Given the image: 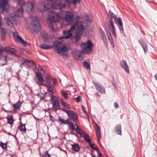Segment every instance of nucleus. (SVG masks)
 I'll return each mask as SVG.
<instances>
[{
	"instance_id": "nucleus-14",
	"label": "nucleus",
	"mask_w": 157,
	"mask_h": 157,
	"mask_svg": "<svg viewBox=\"0 0 157 157\" xmlns=\"http://www.w3.org/2000/svg\"><path fill=\"white\" fill-rule=\"evenodd\" d=\"M51 0H47L46 1L42 3V8L40 10L41 12L43 13L49 10L50 7V5L48 1Z\"/></svg>"
},
{
	"instance_id": "nucleus-45",
	"label": "nucleus",
	"mask_w": 157,
	"mask_h": 157,
	"mask_svg": "<svg viewBox=\"0 0 157 157\" xmlns=\"http://www.w3.org/2000/svg\"><path fill=\"white\" fill-rule=\"evenodd\" d=\"M4 51V48L2 46L0 45V54Z\"/></svg>"
},
{
	"instance_id": "nucleus-32",
	"label": "nucleus",
	"mask_w": 157,
	"mask_h": 157,
	"mask_svg": "<svg viewBox=\"0 0 157 157\" xmlns=\"http://www.w3.org/2000/svg\"><path fill=\"white\" fill-rule=\"evenodd\" d=\"M2 40H4L6 36V31L5 29L2 28L1 30Z\"/></svg>"
},
{
	"instance_id": "nucleus-35",
	"label": "nucleus",
	"mask_w": 157,
	"mask_h": 157,
	"mask_svg": "<svg viewBox=\"0 0 157 157\" xmlns=\"http://www.w3.org/2000/svg\"><path fill=\"white\" fill-rule=\"evenodd\" d=\"M21 102L20 101H19L16 104H13V106L14 108L16 110L20 109V105L21 104Z\"/></svg>"
},
{
	"instance_id": "nucleus-50",
	"label": "nucleus",
	"mask_w": 157,
	"mask_h": 157,
	"mask_svg": "<svg viewBox=\"0 0 157 157\" xmlns=\"http://www.w3.org/2000/svg\"><path fill=\"white\" fill-rule=\"evenodd\" d=\"M110 26L112 28V31H115V28L114 27L113 25H110Z\"/></svg>"
},
{
	"instance_id": "nucleus-59",
	"label": "nucleus",
	"mask_w": 157,
	"mask_h": 157,
	"mask_svg": "<svg viewBox=\"0 0 157 157\" xmlns=\"http://www.w3.org/2000/svg\"><path fill=\"white\" fill-rule=\"evenodd\" d=\"M8 134H9V135H11V134H10V133H8Z\"/></svg>"
},
{
	"instance_id": "nucleus-63",
	"label": "nucleus",
	"mask_w": 157,
	"mask_h": 157,
	"mask_svg": "<svg viewBox=\"0 0 157 157\" xmlns=\"http://www.w3.org/2000/svg\"><path fill=\"white\" fill-rule=\"evenodd\" d=\"M94 157H96V156H94Z\"/></svg>"
},
{
	"instance_id": "nucleus-39",
	"label": "nucleus",
	"mask_w": 157,
	"mask_h": 157,
	"mask_svg": "<svg viewBox=\"0 0 157 157\" xmlns=\"http://www.w3.org/2000/svg\"><path fill=\"white\" fill-rule=\"evenodd\" d=\"M61 94L63 96V97L65 99H68V94L67 93L66 91H65L64 90H61Z\"/></svg>"
},
{
	"instance_id": "nucleus-58",
	"label": "nucleus",
	"mask_w": 157,
	"mask_h": 157,
	"mask_svg": "<svg viewBox=\"0 0 157 157\" xmlns=\"http://www.w3.org/2000/svg\"><path fill=\"white\" fill-rule=\"evenodd\" d=\"M50 116V117H52V116L51 115Z\"/></svg>"
},
{
	"instance_id": "nucleus-46",
	"label": "nucleus",
	"mask_w": 157,
	"mask_h": 157,
	"mask_svg": "<svg viewBox=\"0 0 157 157\" xmlns=\"http://www.w3.org/2000/svg\"><path fill=\"white\" fill-rule=\"evenodd\" d=\"M110 41V43L111 45L112 46V47L114 48L115 47L114 44V43L113 40H109Z\"/></svg>"
},
{
	"instance_id": "nucleus-40",
	"label": "nucleus",
	"mask_w": 157,
	"mask_h": 157,
	"mask_svg": "<svg viewBox=\"0 0 157 157\" xmlns=\"http://www.w3.org/2000/svg\"><path fill=\"white\" fill-rule=\"evenodd\" d=\"M83 64L84 67L87 69H89L90 68V64L87 62H84Z\"/></svg>"
},
{
	"instance_id": "nucleus-12",
	"label": "nucleus",
	"mask_w": 157,
	"mask_h": 157,
	"mask_svg": "<svg viewBox=\"0 0 157 157\" xmlns=\"http://www.w3.org/2000/svg\"><path fill=\"white\" fill-rule=\"evenodd\" d=\"M51 101L53 106L56 110L62 109L60 108L58 98L56 96L52 95L51 98Z\"/></svg>"
},
{
	"instance_id": "nucleus-28",
	"label": "nucleus",
	"mask_w": 157,
	"mask_h": 157,
	"mask_svg": "<svg viewBox=\"0 0 157 157\" xmlns=\"http://www.w3.org/2000/svg\"><path fill=\"white\" fill-rule=\"evenodd\" d=\"M115 132L118 134L121 135V126L120 124H118L115 128Z\"/></svg>"
},
{
	"instance_id": "nucleus-29",
	"label": "nucleus",
	"mask_w": 157,
	"mask_h": 157,
	"mask_svg": "<svg viewBox=\"0 0 157 157\" xmlns=\"http://www.w3.org/2000/svg\"><path fill=\"white\" fill-rule=\"evenodd\" d=\"M84 133V134H83L82 137L84 139L88 144H90L91 143V140L89 136L86 133Z\"/></svg>"
},
{
	"instance_id": "nucleus-36",
	"label": "nucleus",
	"mask_w": 157,
	"mask_h": 157,
	"mask_svg": "<svg viewBox=\"0 0 157 157\" xmlns=\"http://www.w3.org/2000/svg\"><path fill=\"white\" fill-rule=\"evenodd\" d=\"M68 124H69V128L72 131L74 130L75 129V125H76V123H75V124L74 125L73 123L71 122H69V123H68Z\"/></svg>"
},
{
	"instance_id": "nucleus-25",
	"label": "nucleus",
	"mask_w": 157,
	"mask_h": 157,
	"mask_svg": "<svg viewBox=\"0 0 157 157\" xmlns=\"http://www.w3.org/2000/svg\"><path fill=\"white\" fill-rule=\"evenodd\" d=\"M99 32L101 35L103 41L105 45H107V41L105 33L100 28H99Z\"/></svg>"
},
{
	"instance_id": "nucleus-11",
	"label": "nucleus",
	"mask_w": 157,
	"mask_h": 157,
	"mask_svg": "<svg viewBox=\"0 0 157 157\" xmlns=\"http://www.w3.org/2000/svg\"><path fill=\"white\" fill-rule=\"evenodd\" d=\"M13 35L15 40L16 41L20 42L25 46L30 45L29 43H28L26 41H25L23 39H22L21 37L19 36L18 33L16 31L14 32L13 33Z\"/></svg>"
},
{
	"instance_id": "nucleus-51",
	"label": "nucleus",
	"mask_w": 157,
	"mask_h": 157,
	"mask_svg": "<svg viewBox=\"0 0 157 157\" xmlns=\"http://www.w3.org/2000/svg\"><path fill=\"white\" fill-rule=\"evenodd\" d=\"M81 106H82V110L83 111V112L85 114H86V111H85V109H84V106L82 105H81Z\"/></svg>"
},
{
	"instance_id": "nucleus-8",
	"label": "nucleus",
	"mask_w": 157,
	"mask_h": 157,
	"mask_svg": "<svg viewBox=\"0 0 157 157\" xmlns=\"http://www.w3.org/2000/svg\"><path fill=\"white\" fill-rule=\"evenodd\" d=\"M75 29V25H72L71 28L67 31H63V33L64 36L58 38V39L61 40L63 39H69L72 36V32Z\"/></svg>"
},
{
	"instance_id": "nucleus-41",
	"label": "nucleus",
	"mask_w": 157,
	"mask_h": 157,
	"mask_svg": "<svg viewBox=\"0 0 157 157\" xmlns=\"http://www.w3.org/2000/svg\"><path fill=\"white\" fill-rule=\"evenodd\" d=\"M51 155L48 154V151H46L45 154L44 155H42V157H50Z\"/></svg>"
},
{
	"instance_id": "nucleus-19",
	"label": "nucleus",
	"mask_w": 157,
	"mask_h": 157,
	"mask_svg": "<svg viewBox=\"0 0 157 157\" xmlns=\"http://www.w3.org/2000/svg\"><path fill=\"white\" fill-rule=\"evenodd\" d=\"M44 86L47 87L48 91L51 92V93H53V89L50 80L48 78H46V82Z\"/></svg>"
},
{
	"instance_id": "nucleus-34",
	"label": "nucleus",
	"mask_w": 157,
	"mask_h": 157,
	"mask_svg": "<svg viewBox=\"0 0 157 157\" xmlns=\"http://www.w3.org/2000/svg\"><path fill=\"white\" fill-rule=\"evenodd\" d=\"M74 130L77 134H79L81 136H82L83 134L85 133L83 130H81L80 128H76Z\"/></svg>"
},
{
	"instance_id": "nucleus-60",
	"label": "nucleus",
	"mask_w": 157,
	"mask_h": 157,
	"mask_svg": "<svg viewBox=\"0 0 157 157\" xmlns=\"http://www.w3.org/2000/svg\"><path fill=\"white\" fill-rule=\"evenodd\" d=\"M8 134H9V135H11V134H10V133H8Z\"/></svg>"
},
{
	"instance_id": "nucleus-33",
	"label": "nucleus",
	"mask_w": 157,
	"mask_h": 157,
	"mask_svg": "<svg viewBox=\"0 0 157 157\" xmlns=\"http://www.w3.org/2000/svg\"><path fill=\"white\" fill-rule=\"evenodd\" d=\"M96 132L97 138L100 141L101 139V134L100 129L98 127H97L96 130Z\"/></svg>"
},
{
	"instance_id": "nucleus-24",
	"label": "nucleus",
	"mask_w": 157,
	"mask_h": 157,
	"mask_svg": "<svg viewBox=\"0 0 157 157\" xmlns=\"http://www.w3.org/2000/svg\"><path fill=\"white\" fill-rule=\"evenodd\" d=\"M18 129L21 131L22 134L26 133V129L25 127V124H24L21 122L18 127Z\"/></svg>"
},
{
	"instance_id": "nucleus-9",
	"label": "nucleus",
	"mask_w": 157,
	"mask_h": 157,
	"mask_svg": "<svg viewBox=\"0 0 157 157\" xmlns=\"http://www.w3.org/2000/svg\"><path fill=\"white\" fill-rule=\"evenodd\" d=\"M36 82L39 86H44L46 82V79L44 80L42 73L39 72H36Z\"/></svg>"
},
{
	"instance_id": "nucleus-42",
	"label": "nucleus",
	"mask_w": 157,
	"mask_h": 157,
	"mask_svg": "<svg viewBox=\"0 0 157 157\" xmlns=\"http://www.w3.org/2000/svg\"><path fill=\"white\" fill-rule=\"evenodd\" d=\"M74 99L77 102H79L81 101V97L80 96H78L77 98H74Z\"/></svg>"
},
{
	"instance_id": "nucleus-47",
	"label": "nucleus",
	"mask_w": 157,
	"mask_h": 157,
	"mask_svg": "<svg viewBox=\"0 0 157 157\" xmlns=\"http://www.w3.org/2000/svg\"><path fill=\"white\" fill-rule=\"evenodd\" d=\"M1 58L2 59H4L5 61H7V57L6 56H2Z\"/></svg>"
},
{
	"instance_id": "nucleus-54",
	"label": "nucleus",
	"mask_w": 157,
	"mask_h": 157,
	"mask_svg": "<svg viewBox=\"0 0 157 157\" xmlns=\"http://www.w3.org/2000/svg\"><path fill=\"white\" fill-rule=\"evenodd\" d=\"M154 77L155 79L157 80V73L154 75Z\"/></svg>"
},
{
	"instance_id": "nucleus-13",
	"label": "nucleus",
	"mask_w": 157,
	"mask_h": 157,
	"mask_svg": "<svg viewBox=\"0 0 157 157\" xmlns=\"http://www.w3.org/2000/svg\"><path fill=\"white\" fill-rule=\"evenodd\" d=\"M22 64L23 66L27 68H30L34 66H35V64L32 60H29L26 59L23 60ZM35 66V68H36V66Z\"/></svg>"
},
{
	"instance_id": "nucleus-7",
	"label": "nucleus",
	"mask_w": 157,
	"mask_h": 157,
	"mask_svg": "<svg viewBox=\"0 0 157 157\" xmlns=\"http://www.w3.org/2000/svg\"><path fill=\"white\" fill-rule=\"evenodd\" d=\"M73 13L71 11H66L64 19L68 25H72L73 24L75 19H74Z\"/></svg>"
},
{
	"instance_id": "nucleus-38",
	"label": "nucleus",
	"mask_w": 157,
	"mask_h": 157,
	"mask_svg": "<svg viewBox=\"0 0 157 157\" xmlns=\"http://www.w3.org/2000/svg\"><path fill=\"white\" fill-rule=\"evenodd\" d=\"M106 33L107 34L108 37V39L109 40H113L111 33L110 32L109 30H108H108L106 29Z\"/></svg>"
},
{
	"instance_id": "nucleus-6",
	"label": "nucleus",
	"mask_w": 157,
	"mask_h": 157,
	"mask_svg": "<svg viewBox=\"0 0 157 157\" xmlns=\"http://www.w3.org/2000/svg\"><path fill=\"white\" fill-rule=\"evenodd\" d=\"M92 42L90 40H88L86 43H82L81 45L83 51L87 54L92 50Z\"/></svg>"
},
{
	"instance_id": "nucleus-55",
	"label": "nucleus",
	"mask_w": 157,
	"mask_h": 157,
	"mask_svg": "<svg viewBox=\"0 0 157 157\" xmlns=\"http://www.w3.org/2000/svg\"><path fill=\"white\" fill-rule=\"evenodd\" d=\"M96 94L97 95L98 97H99L100 96V95H99V93L98 92H97L96 93Z\"/></svg>"
},
{
	"instance_id": "nucleus-53",
	"label": "nucleus",
	"mask_w": 157,
	"mask_h": 157,
	"mask_svg": "<svg viewBox=\"0 0 157 157\" xmlns=\"http://www.w3.org/2000/svg\"><path fill=\"white\" fill-rule=\"evenodd\" d=\"M112 33L114 37H117V35L115 31H112Z\"/></svg>"
},
{
	"instance_id": "nucleus-16",
	"label": "nucleus",
	"mask_w": 157,
	"mask_h": 157,
	"mask_svg": "<svg viewBox=\"0 0 157 157\" xmlns=\"http://www.w3.org/2000/svg\"><path fill=\"white\" fill-rule=\"evenodd\" d=\"M92 82L95 86L96 89L101 93L104 94L105 93V88L100 84L94 81H93Z\"/></svg>"
},
{
	"instance_id": "nucleus-20",
	"label": "nucleus",
	"mask_w": 157,
	"mask_h": 157,
	"mask_svg": "<svg viewBox=\"0 0 157 157\" xmlns=\"http://www.w3.org/2000/svg\"><path fill=\"white\" fill-rule=\"evenodd\" d=\"M88 144L89 146L92 149L95 150L97 151L98 155V157H103L102 154L101 152L95 144H91V143H90V144Z\"/></svg>"
},
{
	"instance_id": "nucleus-61",
	"label": "nucleus",
	"mask_w": 157,
	"mask_h": 157,
	"mask_svg": "<svg viewBox=\"0 0 157 157\" xmlns=\"http://www.w3.org/2000/svg\"><path fill=\"white\" fill-rule=\"evenodd\" d=\"M78 57H80V55L78 56Z\"/></svg>"
},
{
	"instance_id": "nucleus-15",
	"label": "nucleus",
	"mask_w": 157,
	"mask_h": 157,
	"mask_svg": "<svg viewBox=\"0 0 157 157\" xmlns=\"http://www.w3.org/2000/svg\"><path fill=\"white\" fill-rule=\"evenodd\" d=\"M61 110L66 112L68 116H70L71 117L72 119L74 121H75L78 118V117L76 113L74 112L72 110H67L65 109H62Z\"/></svg>"
},
{
	"instance_id": "nucleus-43",
	"label": "nucleus",
	"mask_w": 157,
	"mask_h": 157,
	"mask_svg": "<svg viewBox=\"0 0 157 157\" xmlns=\"http://www.w3.org/2000/svg\"><path fill=\"white\" fill-rule=\"evenodd\" d=\"M38 70L40 72L39 73H41L42 74V73L41 72H43L44 71L43 68L41 66H39L38 67Z\"/></svg>"
},
{
	"instance_id": "nucleus-49",
	"label": "nucleus",
	"mask_w": 157,
	"mask_h": 157,
	"mask_svg": "<svg viewBox=\"0 0 157 157\" xmlns=\"http://www.w3.org/2000/svg\"><path fill=\"white\" fill-rule=\"evenodd\" d=\"M2 147L3 149H5L6 151L7 149V145H3Z\"/></svg>"
},
{
	"instance_id": "nucleus-21",
	"label": "nucleus",
	"mask_w": 157,
	"mask_h": 157,
	"mask_svg": "<svg viewBox=\"0 0 157 157\" xmlns=\"http://www.w3.org/2000/svg\"><path fill=\"white\" fill-rule=\"evenodd\" d=\"M120 65L121 67L123 68L127 73H129L130 71L129 68L125 60H122L120 62Z\"/></svg>"
},
{
	"instance_id": "nucleus-52",
	"label": "nucleus",
	"mask_w": 157,
	"mask_h": 157,
	"mask_svg": "<svg viewBox=\"0 0 157 157\" xmlns=\"http://www.w3.org/2000/svg\"><path fill=\"white\" fill-rule=\"evenodd\" d=\"M114 106L116 108H117L118 107V105L117 102H115L114 104Z\"/></svg>"
},
{
	"instance_id": "nucleus-3",
	"label": "nucleus",
	"mask_w": 157,
	"mask_h": 157,
	"mask_svg": "<svg viewBox=\"0 0 157 157\" xmlns=\"http://www.w3.org/2000/svg\"><path fill=\"white\" fill-rule=\"evenodd\" d=\"M76 18L77 19V21L73 25H75V28L77 26L74 38L76 41H78L80 39L82 35L83 32L85 29L86 27L83 25V22L79 21V19L80 18L79 16H76Z\"/></svg>"
},
{
	"instance_id": "nucleus-31",
	"label": "nucleus",
	"mask_w": 157,
	"mask_h": 157,
	"mask_svg": "<svg viewBox=\"0 0 157 157\" xmlns=\"http://www.w3.org/2000/svg\"><path fill=\"white\" fill-rule=\"evenodd\" d=\"M40 47L44 49H48L51 48H53V44L49 46H48L46 44H42L40 46Z\"/></svg>"
},
{
	"instance_id": "nucleus-56",
	"label": "nucleus",
	"mask_w": 157,
	"mask_h": 157,
	"mask_svg": "<svg viewBox=\"0 0 157 157\" xmlns=\"http://www.w3.org/2000/svg\"><path fill=\"white\" fill-rule=\"evenodd\" d=\"M76 128H79V126H78V125H77V127H76Z\"/></svg>"
},
{
	"instance_id": "nucleus-57",
	"label": "nucleus",
	"mask_w": 157,
	"mask_h": 157,
	"mask_svg": "<svg viewBox=\"0 0 157 157\" xmlns=\"http://www.w3.org/2000/svg\"><path fill=\"white\" fill-rule=\"evenodd\" d=\"M86 116L87 117H88L89 116V115L88 114L86 113Z\"/></svg>"
},
{
	"instance_id": "nucleus-2",
	"label": "nucleus",
	"mask_w": 157,
	"mask_h": 157,
	"mask_svg": "<svg viewBox=\"0 0 157 157\" xmlns=\"http://www.w3.org/2000/svg\"><path fill=\"white\" fill-rule=\"evenodd\" d=\"M47 17L49 27L53 30H56L57 27L56 22L59 21L60 19V13L55 11L49 12L48 13Z\"/></svg>"
},
{
	"instance_id": "nucleus-48",
	"label": "nucleus",
	"mask_w": 157,
	"mask_h": 157,
	"mask_svg": "<svg viewBox=\"0 0 157 157\" xmlns=\"http://www.w3.org/2000/svg\"><path fill=\"white\" fill-rule=\"evenodd\" d=\"M109 22L110 23V25H113V21L112 18H111L109 20Z\"/></svg>"
},
{
	"instance_id": "nucleus-5",
	"label": "nucleus",
	"mask_w": 157,
	"mask_h": 157,
	"mask_svg": "<svg viewBox=\"0 0 157 157\" xmlns=\"http://www.w3.org/2000/svg\"><path fill=\"white\" fill-rule=\"evenodd\" d=\"M30 18L31 20V25L35 33H38L40 30V27L39 21L36 15H31Z\"/></svg>"
},
{
	"instance_id": "nucleus-27",
	"label": "nucleus",
	"mask_w": 157,
	"mask_h": 157,
	"mask_svg": "<svg viewBox=\"0 0 157 157\" xmlns=\"http://www.w3.org/2000/svg\"><path fill=\"white\" fill-rule=\"evenodd\" d=\"M59 101L62 106H64L65 108L69 109H71L70 105L68 103L64 101L62 99L59 100Z\"/></svg>"
},
{
	"instance_id": "nucleus-18",
	"label": "nucleus",
	"mask_w": 157,
	"mask_h": 157,
	"mask_svg": "<svg viewBox=\"0 0 157 157\" xmlns=\"http://www.w3.org/2000/svg\"><path fill=\"white\" fill-rule=\"evenodd\" d=\"M5 50L7 54L12 55H17V51L14 48L7 46L5 48Z\"/></svg>"
},
{
	"instance_id": "nucleus-44",
	"label": "nucleus",
	"mask_w": 157,
	"mask_h": 157,
	"mask_svg": "<svg viewBox=\"0 0 157 157\" xmlns=\"http://www.w3.org/2000/svg\"><path fill=\"white\" fill-rule=\"evenodd\" d=\"M8 142H6L5 143H3L2 141H1L0 142V146L2 147V146L3 145H7L8 144Z\"/></svg>"
},
{
	"instance_id": "nucleus-10",
	"label": "nucleus",
	"mask_w": 157,
	"mask_h": 157,
	"mask_svg": "<svg viewBox=\"0 0 157 157\" xmlns=\"http://www.w3.org/2000/svg\"><path fill=\"white\" fill-rule=\"evenodd\" d=\"M39 37L46 43H50L52 41L51 36L44 32H41L40 33Z\"/></svg>"
},
{
	"instance_id": "nucleus-17",
	"label": "nucleus",
	"mask_w": 157,
	"mask_h": 157,
	"mask_svg": "<svg viewBox=\"0 0 157 157\" xmlns=\"http://www.w3.org/2000/svg\"><path fill=\"white\" fill-rule=\"evenodd\" d=\"M9 6L8 0H0V8L3 11L6 10Z\"/></svg>"
},
{
	"instance_id": "nucleus-26",
	"label": "nucleus",
	"mask_w": 157,
	"mask_h": 157,
	"mask_svg": "<svg viewBox=\"0 0 157 157\" xmlns=\"http://www.w3.org/2000/svg\"><path fill=\"white\" fill-rule=\"evenodd\" d=\"M6 118L7 120V123L10 124L11 126H12L14 121L12 115H8L7 116Z\"/></svg>"
},
{
	"instance_id": "nucleus-30",
	"label": "nucleus",
	"mask_w": 157,
	"mask_h": 157,
	"mask_svg": "<svg viewBox=\"0 0 157 157\" xmlns=\"http://www.w3.org/2000/svg\"><path fill=\"white\" fill-rule=\"evenodd\" d=\"M80 147L77 144H74L72 145V150L75 152H78L79 151Z\"/></svg>"
},
{
	"instance_id": "nucleus-22",
	"label": "nucleus",
	"mask_w": 157,
	"mask_h": 157,
	"mask_svg": "<svg viewBox=\"0 0 157 157\" xmlns=\"http://www.w3.org/2000/svg\"><path fill=\"white\" fill-rule=\"evenodd\" d=\"M115 23L118 25V26L121 31H123L124 30L122 22L121 19L119 18H117L114 19Z\"/></svg>"
},
{
	"instance_id": "nucleus-4",
	"label": "nucleus",
	"mask_w": 157,
	"mask_h": 157,
	"mask_svg": "<svg viewBox=\"0 0 157 157\" xmlns=\"http://www.w3.org/2000/svg\"><path fill=\"white\" fill-rule=\"evenodd\" d=\"M53 48H55V52L60 55L63 57L67 56V52L69 50L67 46L62 45V42L58 41H56L53 42Z\"/></svg>"
},
{
	"instance_id": "nucleus-23",
	"label": "nucleus",
	"mask_w": 157,
	"mask_h": 157,
	"mask_svg": "<svg viewBox=\"0 0 157 157\" xmlns=\"http://www.w3.org/2000/svg\"><path fill=\"white\" fill-rule=\"evenodd\" d=\"M139 43L141 44V46L145 53H146L147 51L148 47L147 43L145 42L143 39H141L139 41Z\"/></svg>"
},
{
	"instance_id": "nucleus-62",
	"label": "nucleus",
	"mask_w": 157,
	"mask_h": 157,
	"mask_svg": "<svg viewBox=\"0 0 157 157\" xmlns=\"http://www.w3.org/2000/svg\"><path fill=\"white\" fill-rule=\"evenodd\" d=\"M73 134H74L75 135V134L74 133H73Z\"/></svg>"
},
{
	"instance_id": "nucleus-37",
	"label": "nucleus",
	"mask_w": 157,
	"mask_h": 157,
	"mask_svg": "<svg viewBox=\"0 0 157 157\" xmlns=\"http://www.w3.org/2000/svg\"><path fill=\"white\" fill-rule=\"evenodd\" d=\"M59 121L61 122V124H68L69 123V120H65L63 118L59 117Z\"/></svg>"
},
{
	"instance_id": "nucleus-1",
	"label": "nucleus",
	"mask_w": 157,
	"mask_h": 157,
	"mask_svg": "<svg viewBox=\"0 0 157 157\" xmlns=\"http://www.w3.org/2000/svg\"><path fill=\"white\" fill-rule=\"evenodd\" d=\"M81 0H56L51 5L52 8L58 10L68 9L72 3L75 8L77 7L76 4L80 3Z\"/></svg>"
}]
</instances>
